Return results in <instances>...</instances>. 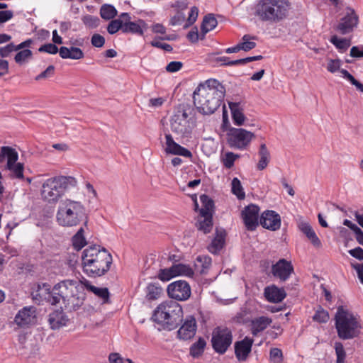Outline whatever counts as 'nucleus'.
<instances>
[{
    "instance_id": "nucleus-1",
    "label": "nucleus",
    "mask_w": 363,
    "mask_h": 363,
    "mask_svg": "<svg viewBox=\"0 0 363 363\" xmlns=\"http://www.w3.org/2000/svg\"><path fill=\"white\" fill-rule=\"evenodd\" d=\"M225 89L219 81L210 79L201 83L193 93V101L199 112L203 115L213 113L221 105Z\"/></svg>"
},
{
    "instance_id": "nucleus-2",
    "label": "nucleus",
    "mask_w": 363,
    "mask_h": 363,
    "mask_svg": "<svg viewBox=\"0 0 363 363\" xmlns=\"http://www.w3.org/2000/svg\"><path fill=\"white\" fill-rule=\"evenodd\" d=\"M82 257L84 272L91 277L104 275L110 269L113 262L112 255L99 245L86 248Z\"/></svg>"
},
{
    "instance_id": "nucleus-3",
    "label": "nucleus",
    "mask_w": 363,
    "mask_h": 363,
    "mask_svg": "<svg viewBox=\"0 0 363 363\" xmlns=\"http://www.w3.org/2000/svg\"><path fill=\"white\" fill-rule=\"evenodd\" d=\"M290 9V0H258L255 15L262 22L277 23L287 18Z\"/></svg>"
},
{
    "instance_id": "nucleus-4",
    "label": "nucleus",
    "mask_w": 363,
    "mask_h": 363,
    "mask_svg": "<svg viewBox=\"0 0 363 363\" xmlns=\"http://www.w3.org/2000/svg\"><path fill=\"white\" fill-rule=\"evenodd\" d=\"M155 322L161 324L164 329L172 330L177 328L183 319L182 306L174 300H167L161 303L155 309L153 315Z\"/></svg>"
},
{
    "instance_id": "nucleus-5",
    "label": "nucleus",
    "mask_w": 363,
    "mask_h": 363,
    "mask_svg": "<svg viewBox=\"0 0 363 363\" xmlns=\"http://www.w3.org/2000/svg\"><path fill=\"white\" fill-rule=\"evenodd\" d=\"M84 216L85 208L82 202L67 198L60 201L56 214V219L60 225L77 226Z\"/></svg>"
},
{
    "instance_id": "nucleus-6",
    "label": "nucleus",
    "mask_w": 363,
    "mask_h": 363,
    "mask_svg": "<svg viewBox=\"0 0 363 363\" xmlns=\"http://www.w3.org/2000/svg\"><path fill=\"white\" fill-rule=\"evenodd\" d=\"M77 184V180L72 177L60 176L48 179L42 186V197L50 203L56 202L66 191L75 187Z\"/></svg>"
},
{
    "instance_id": "nucleus-7",
    "label": "nucleus",
    "mask_w": 363,
    "mask_h": 363,
    "mask_svg": "<svg viewBox=\"0 0 363 363\" xmlns=\"http://www.w3.org/2000/svg\"><path fill=\"white\" fill-rule=\"evenodd\" d=\"M335 327L339 337L342 340L357 337L361 328L357 316L342 308H338L336 313Z\"/></svg>"
},
{
    "instance_id": "nucleus-8",
    "label": "nucleus",
    "mask_w": 363,
    "mask_h": 363,
    "mask_svg": "<svg viewBox=\"0 0 363 363\" xmlns=\"http://www.w3.org/2000/svg\"><path fill=\"white\" fill-rule=\"evenodd\" d=\"M193 108L187 104H180L177 106L170 118L171 130L182 138L188 137L191 133Z\"/></svg>"
},
{
    "instance_id": "nucleus-9",
    "label": "nucleus",
    "mask_w": 363,
    "mask_h": 363,
    "mask_svg": "<svg viewBox=\"0 0 363 363\" xmlns=\"http://www.w3.org/2000/svg\"><path fill=\"white\" fill-rule=\"evenodd\" d=\"M233 342V333L226 327L218 326L213 329L211 337L212 347L217 353L224 354Z\"/></svg>"
},
{
    "instance_id": "nucleus-10",
    "label": "nucleus",
    "mask_w": 363,
    "mask_h": 363,
    "mask_svg": "<svg viewBox=\"0 0 363 363\" xmlns=\"http://www.w3.org/2000/svg\"><path fill=\"white\" fill-rule=\"evenodd\" d=\"M77 282L73 280H64L55 284L53 287V297L50 299L52 305H56L62 300L64 303L73 299V296L77 290Z\"/></svg>"
},
{
    "instance_id": "nucleus-11",
    "label": "nucleus",
    "mask_w": 363,
    "mask_h": 363,
    "mask_svg": "<svg viewBox=\"0 0 363 363\" xmlns=\"http://www.w3.org/2000/svg\"><path fill=\"white\" fill-rule=\"evenodd\" d=\"M40 52H46L55 55L59 52L60 57L62 59L80 60L84 57V54L82 49L77 47L67 48L62 46L58 49L55 43H46L41 45L38 48Z\"/></svg>"
},
{
    "instance_id": "nucleus-12",
    "label": "nucleus",
    "mask_w": 363,
    "mask_h": 363,
    "mask_svg": "<svg viewBox=\"0 0 363 363\" xmlns=\"http://www.w3.org/2000/svg\"><path fill=\"white\" fill-rule=\"evenodd\" d=\"M255 135L244 128H229L227 133V140L232 147L240 150L246 148Z\"/></svg>"
},
{
    "instance_id": "nucleus-13",
    "label": "nucleus",
    "mask_w": 363,
    "mask_h": 363,
    "mask_svg": "<svg viewBox=\"0 0 363 363\" xmlns=\"http://www.w3.org/2000/svg\"><path fill=\"white\" fill-rule=\"evenodd\" d=\"M167 291L170 298L181 301L187 300L191 294L189 284L184 280H179L169 284Z\"/></svg>"
},
{
    "instance_id": "nucleus-14",
    "label": "nucleus",
    "mask_w": 363,
    "mask_h": 363,
    "mask_svg": "<svg viewBox=\"0 0 363 363\" xmlns=\"http://www.w3.org/2000/svg\"><path fill=\"white\" fill-rule=\"evenodd\" d=\"M346 14L340 19L337 30L342 34L346 35L353 32L359 23V16L353 9L347 8Z\"/></svg>"
},
{
    "instance_id": "nucleus-15",
    "label": "nucleus",
    "mask_w": 363,
    "mask_h": 363,
    "mask_svg": "<svg viewBox=\"0 0 363 363\" xmlns=\"http://www.w3.org/2000/svg\"><path fill=\"white\" fill-rule=\"evenodd\" d=\"M37 321L36 308L26 306L21 309L14 318V322L20 327H28Z\"/></svg>"
},
{
    "instance_id": "nucleus-16",
    "label": "nucleus",
    "mask_w": 363,
    "mask_h": 363,
    "mask_svg": "<svg viewBox=\"0 0 363 363\" xmlns=\"http://www.w3.org/2000/svg\"><path fill=\"white\" fill-rule=\"evenodd\" d=\"M259 208L254 204L246 206L242 211V218L245 227L249 230H254L259 224Z\"/></svg>"
},
{
    "instance_id": "nucleus-17",
    "label": "nucleus",
    "mask_w": 363,
    "mask_h": 363,
    "mask_svg": "<svg viewBox=\"0 0 363 363\" xmlns=\"http://www.w3.org/2000/svg\"><path fill=\"white\" fill-rule=\"evenodd\" d=\"M259 223L263 228L275 231L280 228L281 217L277 212L267 210L262 213Z\"/></svg>"
},
{
    "instance_id": "nucleus-18",
    "label": "nucleus",
    "mask_w": 363,
    "mask_h": 363,
    "mask_svg": "<svg viewBox=\"0 0 363 363\" xmlns=\"http://www.w3.org/2000/svg\"><path fill=\"white\" fill-rule=\"evenodd\" d=\"M293 272L294 267L291 262L285 259H279L272 268V273L274 277L281 281L287 280Z\"/></svg>"
},
{
    "instance_id": "nucleus-19",
    "label": "nucleus",
    "mask_w": 363,
    "mask_h": 363,
    "mask_svg": "<svg viewBox=\"0 0 363 363\" xmlns=\"http://www.w3.org/2000/svg\"><path fill=\"white\" fill-rule=\"evenodd\" d=\"M166 139V147L165 150L167 153H170L174 155L182 156L187 158L192 157V154L190 150L187 148L182 147L179 144L177 143L171 134L168 133L165 135Z\"/></svg>"
},
{
    "instance_id": "nucleus-20",
    "label": "nucleus",
    "mask_w": 363,
    "mask_h": 363,
    "mask_svg": "<svg viewBox=\"0 0 363 363\" xmlns=\"http://www.w3.org/2000/svg\"><path fill=\"white\" fill-rule=\"evenodd\" d=\"M253 339L245 337L235 343V354L239 361H245L251 352Z\"/></svg>"
},
{
    "instance_id": "nucleus-21",
    "label": "nucleus",
    "mask_w": 363,
    "mask_h": 363,
    "mask_svg": "<svg viewBox=\"0 0 363 363\" xmlns=\"http://www.w3.org/2000/svg\"><path fill=\"white\" fill-rule=\"evenodd\" d=\"M196 331V319L189 316L186 318L184 324L181 326V328L177 331V335L179 338L187 340L192 338Z\"/></svg>"
},
{
    "instance_id": "nucleus-22",
    "label": "nucleus",
    "mask_w": 363,
    "mask_h": 363,
    "mask_svg": "<svg viewBox=\"0 0 363 363\" xmlns=\"http://www.w3.org/2000/svg\"><path fill=\"white\" fill-rule=\"evenodd\" d=\"M264 294L266 299L271 303H279L286 296L284 289L278 288L275 285L266 287Z\"/></svg>"
},
{
    "instance_id": "nucleus-23",
    "label": "nucleus",
    "mask_w": 363,
    "mask_h": 363,
    "mask_svg": "<svg viewBox=\"0 0 363 363\" xmlns=\"http://www.w3.org/2000/svg\"><path fill=\"white\" fill-rule=\"evenodd\" d=\"M272 323V318L264 315L251 320V333L253 336H257L259 333L264 331Z\"/></svg>"
},
{
    "instance_id": "nucleus-24",
    "label": "nucleus",
    "mask_w": 363,
    "mask_h": 363,
    "mask_svg": "<svg viewBox=\"0 0 363 363\" xmlns=\"http://www.w3.org/2000/svg\"><path fill=\"white\" fill-rule=\"evenodd\" d=\"M53 289L48 283H43L38 285V289L33 294V298L38 301H46L51 304L50 299L53 297Z\"/></svg>"
},
{
    "instance_id": "nucleus-25",
    "label": "nucleus",
    "mask_w": 363,
    "mask_h": 363,
    "mask_svg": "<svg viewBox=\"0 0 363 363\" xmlns=\"http://www.w3.org/2000/svg\"><path fill=\"white\" fill-rule=\"evenodd\" d=\"M147 28V24L144 20L139 19L137 22H124L123 33H132L143 35Z\"/></svg>"
},
{
    "instance_id": "nucleus-26",
    "label": "nucleus",
    "mask_w": 363,
    "mask_h": 363,
    "mask_svg": "<svg viewBox=\"0 0 363 363\" xmlns=\"http://www.w3.org/2000/svg\"><path fill=\"white\" fill-rule=\"evenodd\" d=\"M68 321L67 315L61 310H56L50 313L48 317V323L52 330L59 329L66 325Z\"/></svg>"
},
{
    "instance_id": "nucleus-27",
    "label": "nucleus",
    "mask_w": 363,
    "mask_h": 363,
    "mask_svg": "<svg viewBox=\"0 0 363 363\" xmlns=\"http://www.w3.org/2000/svg\"><path fill=\"white\" fill-rule=\"evenodd\" d=\"M228 106L231 112L233 123L237 126L242 125L245 116L243 113V109L238 102H228Z\"/></svg>"
},
{
    "instance_id": "nucleus-28",
    "label": "nucleus",
    "mask_w": 363,
    "mask_h": 363,
    "mask_svg": "<svg viewBox=\"0 0 363 363\" xmlns=\"http://www.w3.org/2000/svg\"><path fill=\"white\" fill-rule=\"evenodd\" d=\"M81 284L89 291L94 294L97 297L101 298L104 303H107L109 299V291L107 288H99L91 284L90 281L86 279L82 280Z\"/></svg>"
},
{
    "instance_id": "nucleus-29",
    "label": "nucleus",
    "mask_w": 363,
    "mask_h": 363,
    "mask_svg": "<svg viewBox=\"0 0 363 363\" xmlns=\"http://www.w3.org/2000/svg\"><path fill=\"white\" fill-rule=\"evenodd\" d=\"M212 259L207 255H199L194 263L195 270L201 274H206L211 266Z\"/></svg>"
},
{
    "instance_id": "nucleus-30",
    "label": "nucleus",
    "mask_w": 363,
    "mask_h": 363,
    "mask_svg": "<svg viewBox=\"0 0 363 363\" xmlns=\"http://www.w3.org/2000/svg\"><path fill=\"white\" fill-rule=\"evenodd\" d=\"M212 214L199 213L196 226L203 233H210L213 227Z\"/></svg>"
},
{
    "instance_id": "nucleus-31",
    "label": "nucleus",
    "mask_w": 363,
    "mask_h": 363,
    "mask_svg": "<svg viewBox=\"0 0 363 363\" xmlns=\"http://www.w3.org/2000/svg\"><path fill=\"white\" fill-rule=\"evenodd\" d=\"M225 233L216 230V235L208 246V250L212 254H217L224 246Z\"/></svg>"
},
{
    "instance_id": "nucleus-32",
    "label": "nucleus",
    "mask_w": 363,
    "mask_h": 363,
    "mask_svg": "<svg viewBox=\"0 0 363 363\" xmlns=\"http://www.w3.org/2000/svg\"><path fill=\"white\" fill-rule=\"evenodd\" d=\"M300 229L301 232L306 235L308 239L310 240L313 246L316 247H321L322 244L320 239L318 238L315 231L309 224L306 223H301L300 225Z\"/></svg>"
},
{
    "instance_id": "nucleus-33",
    "label": "nucleus",
    "mask_w": 363,
    "mask_h": 363,
    "mask_svg": "<svg viewBox=\"0 0 363 363\" xmlns=\"http://www.w3.org/2000/svg\"><path fill=\"white\" fill-rule=\"evenodd\" d=\"M16 162L17 160H7V168L13 177L22 179L23 177V164Z\"/></svg>"
},
{
    "instance_id": "nucleus-34",
    "label": "nucleus",
    "mask_w": 363,
    "mask_h": 363,
    "mask_svg": "<svg viewBox=\"0 0 363 363\" xmlns=\"http://www.w3.org/2000/svg\"><path fill=\"white\" fill-rule=\"evenodd\" d=\"M206 345V340L203 337H199V340L190 347V355L194 358L199 357L203 353Z\"/></svg>"
},
{
    "instance_id": "nucleus-35",
    "label": "nucleus",
    "mask_w": 363,
    "mask_h": 363,
    "mask_svg": "<svg viewBox=\"0 0 363 363\" xmlns=\"http://www.w3.org/2000/svg\"><path fill=\"white\" fill-rule=\"evenodd\" d=\"M172 267L175 277L185 276L191 277L194 275V270L189 265L179 263L173 264Z\"/></svg>"
},
{
    "instance_id": "nucleus-36",
    "label": "nucleus",
    "mask_w": 363,
    "mask_h": 363,
    "mask_svg": "<svg viewBox=\"0 0 363 363\" xmlns=\"http://www.w3.org/2000/svg\"><path fill=\"white\" fill-rule=\"evenodd\" d=\"M218 25V21L215 18L214 14L208 13L206 15L202 21L201 26L203 32H210L213 30Z\"/></svg>"
},
{
    "instance_id": "nucleus-37",
    "label": "nucleus",
    "mask_w": 363,
    "mask_h": 363,
    "mask_svg": "<svg viewBox=\"0 0 363 363\" xmlns=\"http://www.w3.org/2000/svg\"><path fill=\"white\" fill-rule=\"evenodd\" d=\"M200 201L202 203V208L200 209L199 213L212 214L214 207L213 201L206 194L200 196Z\"/></svg>"
},
{
    "instance_id": "nucleus-38",
    "label": "nucleus",
    "mask_w": 363,
    "mask_h": 363,
    "mask_svg": "<svg viewBox=\"0 0 363 363\" xmlns=\"http://www.w3.org/2000/svg\"><path fill=\"white\" fill-rule=\"evenodd\" d=\"M100 15L103 19L111 20L117 16V10L111 4H104L100 9Z\"/></svg>"
},
{
    "instance_id": "nucleus-39",
    "label": "nucleus",
    "mask_w": 363,
    "mask_h": 363,
    "mask_svg": "<svg viewBox=\"0 0 363 363\" xmlns=\"http://www.w3.org/2000/svg\"><path fill=\"white\" fill-rule=\"evenodd\" d=\"M257 37L254 35H250L249 34H245L242 36V42L239 43L241 50H244L245 52L250 51L254 49L257 44L254 41H251V40H256Z\"/></svg>"
},
{
    "instance_id": "nucleus-40",
    "label": "nucleus",
    "mask_w": 363,
    "mask_h": 363,
    "mask_svg": "<svg viewBox=\"0 0 363 363\" xmlns=\"http://www.w3.org/2000/svg\"><path fill=\"white\" fill-rule=\"evenodd\" d=\"M86 243V240L84 236V229L80 228L72 238L73 247L75 250H80L84 247Z\"/></svg>"
},
{
    "instance_id": "nucleus-41",
    "label": "nucleus",
    "mask_w": 363,
    "mask_h": 363,
    "mask_svg": "<svg viewBox=\"0 0 363 363\" xmlns=\"http://www.w3.org/2000/svg\"><path fill=\"white\" fill-rule=\"evenodd\" d=\"M251 309L248 306H243L238 312L235 318L237 322L240 323H247L250 321Z\"/></svg>"
},
{
    "instance_id": "nucleus-42",
    "label": "nucleus",
    "mask_w": 363,
    "mask_h": 363,
    "mask_svg": "<svg viewBox=\"0 0 363 363\" xmlns=\"http://www.w3.org/2000/svg\"><path fill=\"white\" fill-rule=\"evenodd\" d=\"M330 42L341 52L346 51L351 45L350 39L339 38L336 35L331 37Z\"/></svg>"
},
{
    "instance_id": "nucleus-43",
    "label": "nucleus",
    "mask_w": 363,
    "mask_h": 363,
    "mask_svg": "<svg viewBox=\"0 0 363 363\" xmlns=\"http://www.w3.org/2000/svg\"><path fill=\"white\" fill-rule=\"evenodd\" d=\"M0 159H18V152L14 147L3 146L0 150Z\"/></svg>"
},
{
    "instance_id": "nucleus-44",
    "label": "nucleus",
    "mask_w": 363,
    "mask_h": 363,
    "mask_svg": "<svg viewBox=\"0 0 363 363\" xmlns=\"http://www.w3.org/2000/svg\"><path fill=\"white\" fill-rule=\"evenodd\" d=\"M124 22L121 19H113L110 21L107 26V31L109 34L113 35L121 30L123 33Z\"/></svg>"
},
{
    "instance_id": "nucleus-45",
    "label": "nucleus",
    "mask_w": 363,
    "mask_h": 363,
    "mask_svg": "<svg viewBox=\"0 0 363 363\" xmlns=\"http://www.w3.org/2000/svg\"><path fill=\"white\" fill-rule=\"evenodd\" d=\"M232 192L239 199H243L245 196V194L243 191V188L241 185L240 181L238 178H234L231 182Z\"/></svg>"
},
{
    "instance_id": "nucleus-46",
    "label": "nucleus",
    "mask_w": 363,
    "mask_h": 363,
    "mask_svg": "<svg viewBox=\"0 0 363 363\" xmlns=\"http://www.w3.org/2000/svg\"><path fill=\"white\" fill-rule=\"evenodd\" d=\"M162 289L154 284H150L147 287V297L149 300L157 299L161 294Z\"/></svg>"
},
{
    "instance_id": "nucleus-47",
    "label": "nucleus",
    "mask_w": 363,
    "mask_h": 363,
    "mask_svg": "<svg viewBox=\"0 0 363 363\" xmlns=\"http://www.w3.org/2000/svg\"><path fill=\"white\" fill-rule=\"evenodd\" d=\"M334 348L337 357V363H344L346 359V352L343 345L340 342H335Z\"/></svg>"
},
{
    "instance_id": "nucleus-48",
    "label": "nucleus",
    "mask_w": 363,
    "mask_h": 363,
    "mask_svg": "<svg viewBox=\"0 0 363 363\" xmlns=\"http://www.w3.org/2000/svg\"><path fill=\"white\" fill-rule=\"evenodd\" d=\"M83 23L89 28H95L99 25L100 20L97 16L86 14L82 18Z\"/></svg>"
},
{
    "instance_id": "nucleus-49",
    "label": "nucleus",
    "mask_w": 363,
    "mask_h": 363,
    "mask_svg": "<svg viewBox=\"0 0 363 363\" xmlns=\"http://www.w3.org/2000/svg\"><path fill=\"white\" fill-rule=\"evenodd\" d=\"M32 56V51L29 49H24L18 52L14 57L15 62L19 65L23 64L27 58Z\"/></svg>"
},
{
    "instance_id": "nucleus-50",
    "label": "nucleus",
    "mask_w": 363,
    "mask_h": 363,
    "mask_svg": "<svg viewBox=\"0 0 363 363\" xmlns=\"http://www.w3.org/2000/svg\"><path fill=\"white\" fill-rule=\"evenodd\" d=\"M157 277L162 281H167L175 277L172 267L160 269L158 272Z\"/></svg>"
},
{
    "instance_id": "nucleus-51",
    "label": "nucleus",
    "mask_w": 363,
    "mask_h": 363,
    "mask_svg": "<svg viewBox=\"0 0 363 363\" xmlns=\"http://www.w3.org/2000/svg\"><path fill=\"white\" fill-rule=\"evenodd\" d=\"M269 359L272 363H282L283 353L279 348H272L269 352Z\"/></svg>"
},
{
    "instance_id": "nucleus-52",
    "label": "nucleus",
    "mask_w": 363,
    "mask_h": 363,
    "mask_svg": "<svg viewBox=\"0 0 363 363\" xmlns=\"http://www.w3.org/2000/svg\"><path fill=\"white\" fill-rule=\"evenodd\" d=\"M313 319L320 323H326L329 320V314L324 309L319 308L313 316Z\"/></svg>"
},
{
    "instance_id": "nucleus-53",
    "label": "nucleus",
    "mask_w": 363,
    "mask_h": 363,
    "mask_svg": "<svg viewBox=\"0 0 363 363\" xmlns=\"http://www.w3.org/2000/svg\"><path fill=\"white\" fill-rule=\"evenodd\" d=\"M199 14V9L196 6H192L190 9V11L189 13V17L187 19V22L184 25V28H187L190 26L193 25L197 18Z\"/></svg>"
},
{
    "instance_id": "nucleus-54",
    "label": "nucleus",
    "mask_w": 363,
    "mask_h": 363,
    "mask_svg": "<svg viewBox=\"0 0 363 363\" xmlns=\"http://www.w3.org/2000/svg\"><path fill=\"white\" fill-rule=\"evenodd\" d=\"M342 62L340 59H330L327 65V70L330 73H335L340 69Z\"/></svg>"
},
{
    "instance_id": "nucleus-55",
    "label": "nucleus",
    "mask_w": 363,
    "mask_h": 363,
    "mask_svg": "<svg viewBox=\"0 0 363 363\" xmlns=\"http://www.w3.org/2000/svg\"><path fill=\"white\" fill-rule=\"evenodd\" d=\"M55 74V66L49 65L45 70L42 72L40 74L35 77L36 81L41 80L43 79H47L52 77Z\"/></svg>"
},
{
    "instance_id": "nucleus-56",
    "label": "nucleus",
    "mask_w": 363,
    "mask_h": 363,
    "mask_svg": "<svg viewBox=\"0 0 363 363\" xmlns=\"http://www.w3.org/2000/svg\"><path fill=\"white\" fill-rule=\"evenodd\" d=\"M13 51H16V45L13 43H10L0 48V56L2 58L7 57Z\"/></svg>"
},
{
    "instance_id": "nucleus-57",
    "label": "nucleus",
    "mask_w": 363,
    "mask_h": 363,
    "mask_svg": "<svg viewBox=\"0 0 363 363\" xmlns=\"http://www.w3.org/2000/svg\"><path fill=\"white\" fill-rule=\"evenodd\" d=\"M183 67V63L179 61H172L166 67L168 72L174 73L179 71Z\"/></svg>"
},
{
    "instance_id": "nucleus-58",
    "label": "nucleus",
    "mask_w": 363,
    "mask_h": 363,
    "mask_svg": "<svg viewBox=\"0 0 363 363\" xmlns=\"http://www.w3.org/2000/svg\"><path fill=\"white\" fill-rule=\"evenodd\" d=\"M91 42L93 46L96 48H101L105 43V38L100 34H94L91 37Z\"/></svg>"
},
{
    "instance_id": "nucleus-59",
    "label": "nucleus",
    "mask_w": 363,
    "mask_h": 363,
    "mask_svg": "<svg viewBox=\"0 0 363 363\" xmlns=\"http://www.w3.org/2000/svg\"><path fill=\"white\" fill-rule=\"evenodd\" d=\"M185 21V15L182 13H178L174 16H172L169 21V24L171 26H180Z\"/></svg>"
},
{
    "instance_id": "nucleus-60",
    "label": "nucleus",
    "mask_w": 363,
    "mask_h": 363,
    "mask_svg": "<svg viewBox=\"0 0 363 363\" xmlns=\"http://www.w3.org/2000/svg\"><path fill=\"white\" fill-rule=\"evenodd\" d=\"M186 38L192 43H196L199 41V34L196 26L191 28V30L188 33Z\"/></svg>"
},
{
    "instance_id": "nucleus-61",
    "label": "nucleus",
    "mask_w": 363,
    "mask_h": 363,
    "mask_svg": "<svg viewBox=\"0 0 363 363\" xmlns=\"http://www.w3.org/2000/svg\"><path fill=\"white\" fill-rule=\"evenodd\" d=\"M350 55L354 58L363 57V45H355L352 47Z\"/></svg>"
},
{
    "instance_id": "nucleus-62",
    "label": "nucleus",
    "mask_w": 363,
    "mask_h": 363,
    "mask_svg": "<svg viewBox=\"0 0 363 363\" xmlns=\"http://www.w3.org/2000/svg\"><path fill=\"white\" fill-rule=\"evenodd\" d=\"M213 62L216 65L220 66H233V65H230V62H232V60H230L229 57L223 56V57H216L213 60Z\"/></svg>"
},
{
    "instance_id": "nucleus-63",
    "label": "nucleus",
    "mask_w": 363,
    "mask_h": 363,
    "mask_svg": "<svg viewBox=\"0 0 363 363\" xmlns=\"http://www.w3.org/2000/svg\"><path fill=\"white\" fill-rule=\"evenodd\" d=\"M83 298H80L79 296L76 297L74 295L73 299H72V301L69 302L65 303V304H67L73 310H77L80 306L83 304Z\"/></svg>"
},
{
    "instance_id": "nucleus-64",
    "label": "nucleus",
    "mask_w": 363,
    "mask_h": 363,
    "mask_svg": "<svg viewBox=\"0 0 363 363\" xmlns=\"http://www.w3.org/2000/svg\"><path fill=\"white\" fill-rule=\"evenodd\" d=\"M13 16V12L11 10L0 11V24L7 22Z\"/></svg>"
}]
</instances>
